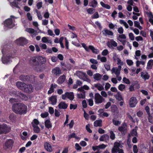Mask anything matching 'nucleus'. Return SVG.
<instances>
[{
	"label": "nucleus",
	"mask_w": 153,
	"mask_h": 153,
	"mask_svg": "<svg viewBox=\"0 0 153 153\" xmlns=\"http://www.w3.org/2000/svg\"><path fill=\"white\" fill-rule=\"evenodd\" d=\"M16 43L19 45L23 46L27 43L26 39L24 38L21 37L16 41Z\"/></svg>",
	"instance_id": "6e6552de"
},
{
	"label": "nucleus",
	"mask_w": 153,
	"mask_h": 153,
	"mask_svg": "<svg viewBox=\"0 0 153 153\" xmlns=\"http://www.w3.org/2000/svg\"><path fill=\"white\" fill-rule=\"evenodd\" d=\"M11 130L10 127L6 124L0 125V134H6L10 131Z\"/></svg>",
	"instance_id": "20e7f679"
},
{
	"label": "nucleus",
	"mask_w": 153,
	"mask_h": 153,
	"mask_svg": "<svg viewBox=\"0 0 153 153\" xmlns=\"http://www.w3.org/2000/svg\"><path fill=\"white\" fill-rule=\"evenodd\" d=\"M57 86V85L55 84L54 85L51 84V85L50 88H49V90L48 92V94H50L53 92L54 91V88H56Z\"/></svg>",
	"instance_id": "5701e85b"
},
{
	"label": "nucleus",
	"mask_w": 153,
	"mask_h": 153,
	"mask_svg": "<svg viewBox=\"0 0 153 153\" xmlns=\"http://www.w3.org/2000/svg\"><path fill=\"white\" fill-rule=\"evenodd\" d=\"M66 98H68L71 100H72L74 98V95L73 92H66L64 94L62 95V99L65 100Z\"/></svg>",
	"instance_id": "39448f33"
},
{
	"label": "nucleus",
	"mask_w": 153,
	"mask_h": 153,
	"mask_svg": "<svg viewBox=\"0 0 153 153\" xmlns=\"http://www.w3.org/2000/svg\"><path fill=\"white\" fill-rule=\"evenodd\" d=\"M99 17V15L97 12H96L92 16H91V18L93 19H97Z\"/></svg>",
	"instance_id": "a18cd8bd"
},
{
	"label": "nucleus",
	"mask_w": 153,
	"mask_h": 153,
	"mask_svg": "<svg viewBox=\"0 0 153 153\" xmlns=\"http://www.w3.org/2000/svg\"><path fill=\"white\" fill-rule=\"evenodd\" d=\"M19 91H11L10 92V94L15 96L16 98L17 97V94Z\"/></svg>",
	"instance_id": "4c0bfd02"
},
{
	"label": "nucleus",
	"mask_w": 153,
	"mask_h": 153,
	"mask_svg": "<svg viewBox=\"0 0 153 153\" xmlns=\"http://www.w3.org/2000/svg\"><path fill=\"white\" fill-rule=\"evenodd\" d=\"M94 86L95 88H97V89L100 91H102L104 89L103 87L100 83L95 84Z\"/></svg>",
	"instance_id": "7c9ffc66"
},
{
	"label": "nucleus",
	"mask_w": 153,
	"mask_h": 153,
	"mask_svg": "<svg viewBox=\"0 0 153 153\" xmlns=\"http://www.w3.org/2000/svg\"><path fill=\"white\" fill-rule=\"evenodd\" d=\"M121 68V65H119L118 68H113L112 69V71L117 76H118L120 73V71Z\"/></svg>",
	"instance_id": "dca6fc26"
},
{
	"label": "nucleus",
	"mask_w": 153,
	"mask_h": 153,
	"mask_svg": "<svg viewBox=\"0 0 153 153\" xmlns=\"http://www.w3.org/2000/svg\"><path fill=\"white\" fill-rule=\"evenodd\" d=\"M76 134L74 133H73L71 134L68 135V139L70 140L71 138H76Z\"/></svg>",
	"instance_id": "5fc2aeb1"
},
{
	"label": "nucleus",
	"mask_w": 153,
	"mask_h": 153,
	"mask_svg": "<svg viewBox=\"0 0 153 153\" xmlns=\"http://www.w3.org/2000/svg\"><path fill=\"white\" fill-rule=\"evenodd\" d=\"M100 4L102 7L107 9H110L111 8V7L109 5L105 4L102 1H101L100 2Z\"/></svg>",
	"instance_id": "2f4dec72"
},
{
	"label": "nucleus",
	"mask_w": 153,
	"mask_h": 153,
	"mask_svg": "<svg viewBox=\"0 0 153 153\" xmlns=\"http://www.w3.org/2000/svg\"><path fill=\"white\" fill-rule=\"evenodd\" d=\"M120 145H121L120 143L117 142H115L114 143V146L113 148L117 149V150H119L120 149L119 146H120Z\"/></svg>",
	"instance_id": "72a5a7b5"
},
{
	"label": "nucleus",
	"mask_w": 153,
	"mask_h": 153,
	"mask_svg": "<svg viewBox=\"0 0 153 153\" xmlns=\"http://www.w3.org/2000/svg\"><path fill=\"white\" fill-rule=\"evenodd\" d=\"M26 30L28 33L32 34L33 33L35 32L34 29L31 28H27Z\"/></svg>",
	"instance_id": "3c124183"
},
{
	"label": "nucleus",
	"mask_w": 153,
	"mask_h": 153,
	"mask_svg": "<svg viewBox=\"0 0 153 153\" xmlns=\"http://www.w3.org/2000/svg\"><path fill=\"white\" fill-rule=\"evenodd\" d=\"M114 97L116 99L119 101L123 100V98L122 97L119 91L117 92V94L114 95Z\"/></svg>",
	"instance_id": "a878e982"
},
{
	"label": "nucleus",
	"mask_w": 153,
	"mask_h": 153,
	"mask_svg": "<svg viewBox=\"0 0 153 153\" xmlns=\"http://www.w3.org/2000/svg\"><path fill=\"white\" fill-rule=\"evenodd\" d=\"M123 81L126 84H129L130 83V82L129 79L125 77H124L123 78Z\"/></svg>",
	"instance_id": "6e6d98bb"
},
{
	"label": "nucleus",
	"mask_w": 153,
	"mask_h": 153,
	"mask_svg": "<svg viewBox=\"0 0 153 153\" xmlns=\"http://www.w3.org/2000/svg\"><path fill=\"white\" fill-rule=\"evenodd\" d=\"M13 23L12 19L11 18H8L4 22V25L7 27H9Z\"/></svg>",
	"instance_id": "6ab92c4d"
},
{
	"label": "nucleus",
	"mask_w": 153,
	"mask_h": 153,
	"mask_svg": "<svg viewBox=\"0 0 153 153\" xmlns=\"http://www.w3.org/2000/svg\"><path fill=\"white\" fill-rule=\"evenodd\" d=\"M126 62L127 64L129 66L132 65L133 64V62L131 60L127 59L126 60Z\"/></svg>",
	"instance_id": "052dcab7"
},
{
	"label": "nucleus",
	"mask_w": 153,
	"mask_h": 153,
	"mask_svg": "<svg viewBox=\"0 0 153 153\" xmlns=\"http://www.w3.org/2000/svg\"><path fill=\"white\" fill-rule=\"evenodd\" d=\"M117 107L115 105H113L111 107V110L112 112H114L116 111Z\"/></svg>",
	"instance_id": "13d9d810"
},
{
	"label": "nucleus",
	"mask_w": 153,
	"mask_h": 153,
	"mask_svg": "<svg viewBox=\"0 0 153 153\" xmlns=\"http://www.w3.org/2000/svg\"><path fill=\"white\" fill-rule=\"evenodd\" d=\"M111 45L114 47H117V43L113 39H111Z\"/></svg>",
	"instance_id": "09e8293b"
},
{
	"label": "nucleus",
	"mask_w": 153,
	"mask_h": 153,
	"mask_svg": "<svg viewBox=\"0 0 153 153\" xmlns=\"http://www.w3.org/2000/svg\"><path fill=\"white\" fill-rule=\"evenodd\" d=\"M12 109L15 113L22 115L26 113L27 107L24 104L19 103L14 104L12 106Z\"/></svg>",
	"instance_id": "f03ea898"
},
{
	"label": "nucleus",
	"mask_w": 153,
	"mask_h": 153,
	"mask_svg": "<svg viewBox=\"0 0 153 153\" xmlns=\"http://www.w3.org/2000/svg\"><path fill=\"white\" fill-rule=\"evenodd\" d=\"M49 101L51 102V104L52 105H56L57 101V96L56 95L52 96L49 98Z\"/></svg>",
	"instance_id": "f3484780"
},
{
	"label": "nucleus",
	"mask_w": 153,
	"mask_h": 153,
	"mask_svg": "<svg viewBox=\"0 0 153 153\" xmlns=\"http://www.w3.org/2000/svg\"><path fill=\"white\" fill-rule=\"evenodd\" d=\"M48 112L51 114H53L54 112V110L53 108L51 107L49 108Z\"/></svg>",
	"instance_id": "680f3d73"
},
{
	"label": "nucleus",
	"mask_w": 153,
	"mask_h": 153,
	"mask_svg": "<svg viewBox=\"0 0 153 153\" xmlns=\"http://www.w3.org/2000/svg\"><path fill=\"white\" fill-rule=\"evenodd\" d=\"M102 123V120H96L94 123V126L95 127H101Z\"/></svg>",
	"instance_id": "c85d7f7f"
},
{
	"label": "nucleus",
	"mask_w": 153,
	"mask_h": 153,
	"mask_svg": "<svg viewBox=\"0 0 153 153\" xmlns=\"http://www.w3.org/2000/svg\"><path fill=\"white\" fill-rule=\"evenodd\" d=\"M117 64L118 65H122L123 64V62L119 58H117Z\"/></svg>",
	"instance_id": "864d4df0"
},
{
	"label": "nucleus",
	"mask_w": 153,
	"mask_h": 153,
	"mask_svg": "<svg viewBox=\"0 0 153 153\" xmlns=\"http://www.w3.org/2000/svg\"><path fill=\"white\" fill-rule=\"evenodd\" d=\"M153 65V60H149L147 63V67H152Z\"/></svg>",
	"instance_id": "37998d69"
},
{
	"label": "nucleus",
	"mask_w": 153,
	"mask_h": 153,
	"mask_svg": "<svg viewBox=\"0 0 153 153\" xmlns=\"http://www.w3.org/2000/svg\"><path fill=\"white\" fill-rule=\"evenodd\" d=\"M147 14L149 18V22L153 25V15L152 12H147Z\"/></svg>",
	"instance_id": "393cba45"
},
{
	"label": "nucleus",
	"mask_w": 153,
	"mask_h": 153,
	"mask_svg": "<svg viewBox=\"0 0 153 153\" xmlns=\"http://www.w3.org/2000/svg\"><path fill=\"white\" fill-rule=\"evenodd\" d=\"M33 127L34 128V131L36 133H39L40 131V128L37 126L33 125Z\"/></svg>",
	"instance_id": "f704fd0d"
},
{
	"label": "nucleus",
	"mask_w": 153,
	"mask_h": 153,
	"mask_svg": "<svg viewBox=\"0 0 153 153\" xmlns=\"http://www.w3.org/2000/svg\"><path fill=\"white\" fill-rule=\"evenodd\" d=\"M94 100L95 103L96 104L102 103L105 99L101 96L99 93H96L95 94Z\"/></svg>",
	"instance_id": "423d86ee"
},
{
	"label": "nucleus",
	"mask_w": 153,
	"mask_h": 153,
	"mask_svg": "<svg viewBox=\"0 0 153 153\" xmlns=\"http://www.w3.org/2000/svg\"><path fill=\"white\" fill-rule=\"evenodd\" d=\"M45 127L48 129H49L52 127V125L50 121L49 120H47L45 121Z\"/></svg>",
	"instance_id": "c756f323"
},
{
	"label": "nucleus",
	"mask_w": 153,
	"mask_h": 153,
	"mask_svg": "<svg viewBox=\"0 0 153 153\" xmlns=\"http://www.w3.org/2000/svg\"><path fill=\"white\" fill-rule=\"evenodd\" d=\"M18 3L15 1H13L10 3V4L12 6L15 7L17 8H19V7L18 5Z\"/></svg>",
	"instance_id": "c9c22d12"
},
{
	"label": "nucleus",
	"mask_w": 153,
	"mask_h": 153,
	"mask_svg": "<svg viewBox=\"0 0 153 153\" xmlns=\"http://www.w3.org/2000/svg\"><path fill=\"white\" fill-rule=\"evenodd\" d=\"M129 36L130 39L131 40H133L134 39V36L133 34L132 33H129Z\"/></svg>",
	"instance_id": "bf43d9fd"
},
{
	"label": "nucleus",
	"mask_w": 153,
	"mask_h": 153,
	"mask_svg": "<svg viewBox=\"0 0 153 153\" xmlns=\"http://www.w3.org/2000/svg\"><path fill=\"white\" fill-rule=\"evenodd\" d=\"M90 61L91 63L94 64H97L98 63V61L94 59H91Z\"/></svg>",
	"instance_id": "338daca9"
},
{
	"label": "nucleus",
	"mask_w": 153,
	"mask_h": 153,
	"mask_svg": "<svg viewBox=\"0 0 153 153\" xmlns=\"http://www.w3.org/2000/svg\"><path fill=\"white\" fill-rule=\"evenodd\" d=\"M137 103V99L135 97H131L129 100V104L130 107H134Z\"/></svg>",
	"instance_id": "9b49d317"
},
{
	"label": "nucleus",
	"mask_w": 153,
	"mask_h": 153,
	"mask_svg": "<svg viewBox=\"0 0 153 153\" xmlns=\"http://www.w3.org/2000/svg\"><path fill=\"white\" fill-rule=\"evenodd\" d=\"M133 151L134 153H137L138 150L137 148V146L136 145H134L133 147Z\"/></svg>",
	"instance_id": "774afa93"
},
{
	"label": "nucleus",
	"mask_w": 153,
	"mask_h": 153,
	"mask_svg": "<svg viewBox=\"0 0 153 153\" xmlns=\"http://www.w3.org/2000/svg\"><path fill=\"white\" fill-rule=\"evenodd\" d=\"M83 110L84 111V117L86 120H88L89 118V115L83 109Z\"/></svg>",
	"instance_id": "4d7b16f0"
},
{
	"label": "nucleus",
	"mask_w": 153,
	"mask_h": 153,
	"mask_svg": "<svg viewBox=\"0 0 153 153\" xmlns=\"http://www.w3.org/2000/svg\"><path fill=\"white\" fill-rule=\"evenodd\" d=\"M97 2L96 0H93L89 3V4H90V6L94 8L97 6Z\"/></svg>",
	"instance_id": "473e14b6"
},
{
	"label": "nucleus",
	"mask_w": 153,
	"mask_h": 153,
	"mask_svg": "<svg viewBox=\"0 0 153 153\" xmlns=\"http://www.w3.org/2000/svg\"><path fill=\"white\" fill-rule=\"evenodd\" d=\"M16 85L18 88L23 91L24 88L26 86V84L21 82H17L16 83Z\"/></svg>",
	"instance_id": "2eb2a0df"
},
{
	"label": "nucleus",
	"mask_w": 153,
	"mask_h": 153,
	"mask_svg": "<svg viewBox=\"0 0 153 153\" xmlns=\"http://www.w3.org/2000/svg\"><path fill=\"white\" fill-rule=\"evenodd\" d=\"M19 79L26 82H30V78L29 75H22L19 77Z\"/></svg>",
	"instance_id": "1a4fd4ad"
},
{
	"label": "nucleus",
	"mask_w": 153,
	"mask_h": 153,
	"mask_svg": "<svg viewBox=\"0 0 153 153\" xmlns=\"http://www.w3.org/2000/svg\"><path fill=\"white\" fill-rule=\"evenodd\" d=\"M32 124L33 126V125L37 126L39 123V121L36 119H34L33 120V122H32Z\"/></svg>",
	"instance_id": "a19ab883"
},
{
	"label": "nucleus",
	"mask_w": 153,
	"mask_h": 153,
	"mask_svg": "<svg viewBox=\"0 0 153 153\" xmlns=\"http://www.w3.org/2000/svg\"><path fill=\"white\" fill-rule=\"evenodd\" d=\"M1 52L3 54H4L5 53H7L10 54V55L6 57H2V61L4 64L7 63L9 62L10 58L12 56V54L14 53V51L13 53L11 51L10 52V49H9V50H6L5 49V48L2 49Z\"/></svg>",
	"instance_id": "7ed1b4c3"
},
{
	"label": "nucleus",
	"mask_w": 153,
	"mask_h": 153,
	"mask_svg": "<svg viewBox=\"0 0 153 153\" xmlns=\"http://www.w3.org/2000/svg\"><path fill=\"white\" fill-rule=\"evenodd\" d=\"M112 122L114 125L116 126L120 124V121L118 120H116L114 119H113L112 120Z\"/></svg>",
	"instance_id": "49530a36"
},
{
	"label": "nucleus",
	"mask_w": 153,
	"mask_h": 153,
	"mask_svg": "<svg viewBox=\"0 0 153 153\" xmlns=\"http://www.w3.org/2000/svg\"><path fill=\"white\" fill-rule=\"evenodd\" d=\"M88 48L90 49L91 50L93 53L97 54H98L99 52V51L98 49L95 48L93 46L89 45L88 46Z\"/></svg>",
	"instance_id": "bb28decb"
},
{
	"label": "nucleus",
	"mask_w": 153,
	"mask_h": 153,
	"mask_svg": "<svg viewBox=\"0 0 153 153\" xmlns=\"http://www.w3.org/2000/svg\"><path fill=\"white\" fill-rule=\"evenodd\" d=\"M82 47L84 48L85 50L88 52H89V48L88 47H87L86 46V45L84 43H82L81 44Z\"/></svg>",
	"instance_id": "c03bdc74"
},
{
	"label": "nucleus",
	"mask_w": 153,
	"mask_h": 153,
	"mask_svg": "<svg viewBox=\"0 0 153 153\" xmlns=\"http://www.w3.org/2000/svg\"><path fill=\"white\" fill-rule=\"evenodd\" d=\"M148 120L149 123L153 124V114L148 116Z\"/></svg>",
	"instance_id": "ea45409f"
},
{
	"label": "nucleus",
	"mask_w": 153,
	"mask_h": 153,
	"mask_svg": "<svg viewBox=\"0 0 153 153\" xmlns=\"http://www.w3.org/2000/svg\"><path fill=\"white\" fill-rule=\"evenodd\" d=\"M52 73L53 75L59 76L61 72L60 69L58 67H55L52 70Z\"/></svg>",
	"instance_id": "ddd939ff"
},
{
	"label": "nucleus",
	"mask_w": 153,
	"mask_h": 153,
	"mask_svg": "<svg viewBox=\"0 0 153 153\" xmlns=\"http://www.w3.org/2000/svg\"><path fill=\"white\" fill-rule=\"evenodd\" d=\"M49 114L48 112H45L44 113H42L41 114V116L42 117L45 118L48 116Z\"/></svg>",
	"instance_id": "8fccbe9b"
},
{
	"label": "nucleus",
	"mask_w": 153,
	"mask_h": 153,
	"mask_svg": "<svg viewBox=\"0 0 153 153\" xmlns=\"http://www.w3.org/2000/svg\"><path fill=\"white\" fill-rule=\"evenodd\" d=\"M104 31L105 33L103 32V30L102 31V32L103 33V34L105 36H106L107 35L109 36L113 35V33L111 31L109 30L108 29L105 28L104 29Z\"/></svg>",
	"instance_id": "b1692460"
},
{
	"label": "nucleus",
	"mask_w": 153,
	"mask_h": 153,
	"mask_svg": "<svg viewBox=\"0 0 153 153\" xmlns=\"http://www.w3.org/2000/svg\"><path fill=\"white\" fill-rule=\"evenodd\" d=\"M140 74L141 76L145 80L148 79H149L150 76L148 74V72H146L144 73L143 72H142Z\"/></svg>",
	"instance_id": "aec40b11"
},
{
	"label": "nucleus",
	"mask_w": 153,
	"mask_h": 153,
	"mask_svg": "<svg viewBox=\"0 0 153 153\" xmlns=\"http://www.w3.org/2000/svg\"><path fill=\"white\" fill-rule=\"evenodd\" d=\"M68 106V104L65 102H61L58 105L59 108L60 109H66Z\"/></svg>",
	"instance_id": "a211bd4d"
},
{
	"label": "nucleus",
	"mask_w": 153,
	"mask_h": 153,
	"mask_svg": "<svg viewBox=\"0 0 153 153\" xmlns=\"http://www.w3.org/2000/svg\"><path fill=\"white\" fill-rule=\"evenodd\" d=\"M33 88L31 85H27L26 84V86L24 88L23 91L27 93H30L33 92Z\"/></svg>",
	"instance_id": "9d476101"
},
{
	"label": "nucleus",
	"mask_w": 153,
	"mask_h": 153,
	"mask_svg": "<svg viewBox=\"0 0 153 153\" xmlns=\"http://www.w3.org/2000/svg\"><path fill=\"white\" fill-rule=\"evenodd\" d=\"M123 29L122 27H119L118 28L117 31L120 34L123 33Z\"/></svg>",
	"instance_id": "0e129e2a"
},
{
	"label": "nucleus",
	"mask_w": 153,
	"mask_h": 153,
	"mask_svg": "<svg viewBox=\"0 0 153 153\" xmlns=\"http://www.w3.org/2000/svg\"><path fill=\"white\" fill-rule=\"evenodd\" d=\"M127 124L125 123H123L121 126L118 128V130L123 136L126 134L127 132Z\"/></svg>",
	"instance_id": "0eeeda50"
},
{
	"label": "nucleus",
	"mask_w": 153,
	"mask_h": 153,
	"mask_svg": "<svg viewBox=\"0 0 153 153\" xmlns=\"http://www.w3.org/2000/svg\"><path fill=\"white\" fill-rule=\"evenodd\" d=\"M108 50L107 49H105L102 51V54L103 56H105L108 54Z\"/></svg>",
	"instance_id": "69168bd1"
},
{
	"label": "nucleus",
	"mask_w": 153,
	"mask_h": 153,
	"mask_svg": "<svg viewBox=\"0 0 153 153\" xmlns=\"http://www.w3.org/2000/svg\"><path fill=\"white\" fill-rule=\"evenodd\" d=\"M44 148L48 152H51L53 151L52 147L50 144L48 142H46L44 143Z\"/></svg>",
	"instance_id": "4468645a"
},
{
	"label": "nucleus",
	"mask_w": 153,
	"mask_h": 153,
	"mask_svg": "<svg viewBox=\"0 0 153 153\" xmlns=\"http://www.w3.org/2000/svg\"><path fill=\"white\" fill-rule=\"evenodd\" d=\"M125 88V85L123 84H120L118 86V89L120 91H123Z\"/></svg>",
	"instance_id": "58836bf2"
},
{
	"label": "nucleus",
	"mask_w": 153,
	"mask_h": 153,
	"mask_svg": "<svg viewBox=\"0 0 153 153\" xmlns=\"http://www.w3.org/2000/svg\"><path fill=\"white\" fill-rule=\"evenodd\" d=\"M131 134L132 136L137 137V130L135 129H134L132 130Z\"/></svg>",
	"instance_id": "e433bc0d"
},
{
	"label": "nucleus",
	"mask_w": 153,
	"mask_h": 153,
	"mask_svg": "<svg viewBox=\"0 0 153 153\" xmlns=\"http://www.w3.org/2000/svg\"><path fill=\"white\" fill-rule=\"evenodd\" d=\"M34 67V70L37 72H41L47 68L45 63L46 62L45 57L37 56L32 57L31 59Z\"/></svg>",
	"instance_id": "f257e3e1"
},
{
	"label": "nucleus",
	"mask_w": 153,
	"mask_h": 153,
	"mask_svg": "<svg viewBox=\"0 0 153 153\" xmlns=\"http://www.w3.org/2000/svg\"><path fill=\"white\" fill-rule=\"evenodd\" d=\"M65 79V76L64 75H63L60 76L57 80V83L59 84H61L64 82Z\"/></svg>",
	"instance_id": "4be33fe9"
},
{
	"label": "nucleus",
	"mask_w": 153,
	"mask_h": 153,
	"mask_svg": "<svg viewBox=\"0 0 153 153\" xmlns=\"http://www.w3.org/2000/svg\"><path fill=\"white\" fill-rule=\"evenodd\" d=\"M17 94V97L16 98L17 99L24 100H27L28 97L26 95L19 92Z\"/></svg>",
	"instance_id": "f8f14e48"
},
{
	"label": "nucleus",
	"mask_w": 153,
	"mask_h": 153,
	"mask_svg": "<svg viewBox=\"0 0 153 153\" xmlns=\"http://www.w3.org/2000/svg\"><path fill=\"white\" fill-rule=\"evenodd\" d=\"M110 138L112 140H114L115 138V134L112 131H110Z\"/></svg>",
	"instance_id": "79ce46f5"
},
{
	"label": "nucleus",
	"mask_w": 153,
	"mask_h": 153,
	"mask_svg": "<svg viewBox=\"0 0 153 153\" xmlns=\"http://www.w3.org/2000/svg\"><path fill=\"white\" fill-rule=\"evenodd\" d=\"M39 45L42 49L45 50L47 49V46L45 44L40 43Z\"/></svg>",
	"instance_id": "de8ad7c7"
},
{
	"label": "nucleus",
	"mask_w": 153,
	"mask_h": 153,
	"mask_svg": "<svg viewBox=\"0 0 153 153\" xmlns=\"http://www.w3.org/2000/svg\"><path fill=\"white\" fill-rule=\"evenodd\" d=\"M75 148L77 151L81 150L82 149L81 147L79 144L77 143L75 144Z\"/></svg>",
	"instance_id": "e2e57ef3"
},
{
	"label": "nucleus",
	"mask_w": 153,
	"mask_h": 153,
	"mask_svg": "<svg viewBox=\"0 0 153 153\" xmlns=\"http://www.w3.org/2000/svg\"><path fill=\"white\" fill-rule=\"evenodd\" d=\"M13 141L11 139L8 140L5 143V146L7 149L12 148L13 145Z\"/></svg>",
	"instance_id": "412c9836"
},
{
	"label": "nucleus",
	"mask_w": 153,
	"mask_h": 153,
	"mask_svg": "<svg viewBox=\"0 0 153 153\" xmlns=\"http://www.w3.org/2000/svg\"><path fill=\"white\" fill-rule=\"evenodd\" d=\"M77 107V105H74L72 104H70V109H73L74 110H75L76 108Z\"/></svg>",
	"instance_id": "603ef678"
},
{
	"label": "nucleus",
	"mask_w": 153,
	"mask_h": 153,
	"mask_svg": "<svg viewBox=\"0 0 153 153\" xmlns=\"http://www.w3.org/2000/svg\"><path fill=\"white\" fill-rule=\"evenodd\" d=\"M102 77V75L99 73H96L93 75V77L94 79L97 81L100 80Z\"/></svg>",
	"instance_id": "cd10ccee"
}]
</instances>
